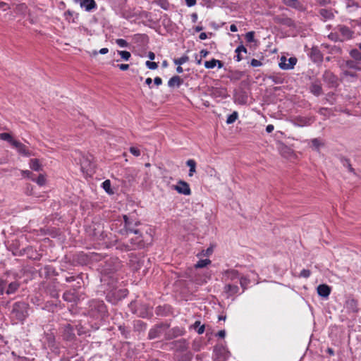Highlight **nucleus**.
<instances>
[{
	"label": "nucleus",
	"instance_id": "obj_1",
	"mask_svg": "<svg viewBox=\"0 0 361 361\" xmlns=\"http://www.w3.org/2000/svg\"><path fill=\"white\" fill-rule=\"evenodd\" d=\"M28 304L24 302H15L11 313V318L17 322H23L28 316Z\"/></svg>",
	"mask_w": 361,
	"mask_h": 361
},
{
	"label": "nucleus",
	"instance_id": "obj_2",
	"mask_svg": "<svg viewBox=\"0 0 361 361\" xmlns=\"http://www.w3.org/2000/svg\"><path fill=\"white\" fill-rule=\"evenodd\" d=\"M167 328L168 326L166 324H160L156 325L149 330L148 338L149 339L159 338Z\"/></svg>",
	"mask_w": 361,
	"mask_h": 361
},
{
	"label": "nucleus",
	"instance_id": "obj_3",
	"mask_svg": "<svg viewBox=\"0 0 361 361\" xmlns=\"http://www.w3.org/2000/svg\"><path fill=\"white\" fill-rule=\"evenodd\" d=\"M297 63V59L290 57L289 59L282 56L279 63V67L283 70L293 69Z\"/></svg>",
	"mask_w": 361,
	"mask_h": 361
},
{
	"label": "nucleus",
	"instance_id": "obj_4",
	"mask_svg": "<svg viewBox=\"0 0 361 361\" xmlns=\"http://www.w3.org/2000/svg\"><path fill=\"white\" fill-rule=\"evenodd\" d=\"M336 30L340 32L341 42L350 39L353 37V32L345 25H338Z\"/></svg>",
	"mask_w": 361,
	"mask_h": 361
},
{
	"label": "nucleus",
	"instance_id": "obj_5",
	"mask_svg": "<svg viewBox=\"0 0 361 361\" xmlns=\"http://www.w3.org/2000/svg\"><path fill=\"white\" fill-rule=\"evenodd\" d=\"M172 188L180 194L185 195H190L191 194V190L189 184L183 180H179L178 182V185H173Z\"/></svg>",
	"mask_w": 361,
	"mask_h": 361
},
{
	"label": "nucleus",
	"instance_id": "obj_6",
	"mask_svg": "<svg viewBox=\"0 0 361 361\" xmlns=\"http://www.w3.org/2000/svg\"><path fill=\"white\" fill-rule=\"evenodd\" d=\"M124 219V228L120 231L121 234H127L128 233H133L135 234H139L140 231L137 229L133 228V222L129 219V218L126 216H123Z\"/></svg>",
	"mask_w": 361,
	"mask_h": 361
},
{
	"label": "nucleus",
	"instance_id": "obj_7",
	"mask_svg": "<svg viewBox=\"0 0 361 361\" xmlns=\"http://www.w3.org/2000/svg\"><path fill=\"white\" fill-rule=\"evenodd\" d=\"M13 147L16 148L18 152L24 157H30L32 155L31 151L22 142L18 140L13 142Z\"/></svg>",
	"mask_w": 361,
	"mask_h": 361
},
{
	"label": "nucleus",
	"instance_id": "obj_8",
	"mask_svg": "<svg viewBox=\"0 0 361 361\" xmlns=\"http://www.w3.org/2000/svg\"><path fill=\"white\" fill-rule=\"evenodd\" d=\"M317 291L319 296L327 298L331 293V288L326 284H321L317 286Z\"/></svg>",
	"mask_w": 361,
	"mask_h": 361
},
{
	"label": "nucleus",
	"instance_id": "obj_9",
	"mask_svg": "<svg viewBox=\"0 0 361 361\" xmlns=\"http://www.w3.org/2000/svg\"><path fill=\"white\" fill-rule=\"evenodd\" d=\"M343 69H350L353 71H360L361 68L358 66L357 61L347 60L342 64Z\"/></svg>",
	"mask_w": 361,
	"mask_h": 361
},
{
	"label": "nucleus",
	"instance_id": "obj_10",
	"mask_svg": "<svg viewBox=\"0 0 361 361\" xmlns=\"http://www.w3.org/2000/svg\"><path fill=\"white\" fill-rule=\"evenodd\" d=\"M216 65L218 66L219 68H221L224 66L221 61L215 59L204 62V67L208 69L214 68Z\"/></svg>",
	"mask_w": 361,
	"mask_h": 361
},
{
	"label": "nucleus",
	"instance_id": "obj_11",
	"mask_svg": "<svg viewBox=\"0 0 361 361\" xmlns=\"http://www.w3.org/2000/svg\"><path fill=\"white\" fill-rule=\"evenodd\" d=\"M20 284L18 281H13L9 283H7V287L6 290V293L7 295L13 294L18 289Z\"/></svg>",
	"mask_w": 361,
	"mask_h": 361
},
{
	"label": "nucleus",
	"instance_id": "obj_12",
	"mask_svg": "<svg viewBox=\"0 0 361 361\" xmlns=\"http://www.w3.org/2000/svg\"><path fill=\"white\" fill-rule=\"evenodd\" d=\"M80 4L82 8H85L87 11H91L96 6V4L94 0H81Z\"/></svg>",
	"mask_w": 361,
	"mask_h": 361
},
{
	"label": "nucleus",
	"instance_id": "obj_13",
	"mask_svg": "<svg viewBox=\"0 0 361 361\" xmlns=\"http://www.w3.org/2000/svg\"><path fill=\"white\" fill-rule=\"evenodd\" d=\"M183 83V80L178 75L173 76L168 82L170 87H179Z\"/></svg>",
	"mask_w": 361,
	"mask_h": 361
},
{
	"label": "nucleus",
	"instance_id": "obj_14",
	"mask_svg": "<svg viewBox=\"0 0 361 361\" xmlns=\"http://www.w3.org/2000/svg\"><path fill=\"white\" fill-rule=\"evenodd\" d=\"M224 290L229 295H233L238 292L239 288L237 285L227 284L224 287Z\"/></svg>",
	"mask_w": 361,
	"mask_h": 361
},
{
	"label": "nucleus",
	"instance_id": "obj_15",
	"mask_svg": "<svg viewBox=\"0 0 361 361\" xmlns=\"http://www.w3.org/2000/svg\"><path fill=\"white\" fill-rule=\"evenodd\" d=\"M319 14L324 20L332 19L334 17V14L331 10L322 8L319 11Z\"/></svg>",
	"mask_w": 361,
	"mask_h": 361
},
{
	"label": "nucleus",
	"instance_id": "obj_16",
	"mask_svg": "<svg viewBox=\"0 0 361 361\" xmlns=\"http://www.w3.org/2000/svg\"><path fill=\"white\" fill-rule=\"evenodd\" d=\"M350 56L357 62L361 61V51L353 49L350 51Z\"/></svg>",
	"mask_w": 361,
	"mask_h": 361
},
{
	"label": "nucleus",
	"instance_id": "obj_17",
	"mask_svg": "<svg viewBox=\"0 0 361 361\" xmlns=\"http://www.w3.org/2000/svg\"><path fill=\"white\" fill-rule=\"evenodd\" d=\"M30 167L35 171H39L42 170V166L39 164V160L37 159H30Z\"/></svg>",
	"mask_w": 361,
	"mask_h": 361
},
{
	"label": "nucleus",
	"instance_id": "obj_18",
	"mask_svg": "<svg viewBox=\"0 0 361 361\" xmlns=\"http://www.w3.org/2000/svg\"><path fill=\"white\" fill-rule=\"evenodd\" d=\"M186 164L189 166V176H192L196 171V162L193 159H189L187 161Z\"/></svg>",
	"mask_w": 361,
	"mask_h": 361
},
{
	"label": "nucleus",
	"instance_id": "obj_19",
	"mask_svg": "<svg viewBox=\"0 0 361 361\" xmlns=\"http://www.w3.org/2000/svg\"><path fill=\"white\" fill-rule=\"evenodd\" d=\"M225 276L228 280H235L238 278V272L235 270H229L225 272Z\"/></svg>",
	"mask_w": 361,
	"mask_h": 361
},
{
	"label": "nucleus",
	"instance_id": "obj_20",
	"mask_svg": "<svg viewBox=\"0 0 361 361\" xmlns=\"http://www.w3.org/2000/svg\"><path fill=\"white\" fill-rule=\"evenodd\" d=\"M311 92L316 96H319L322 94V87L318 83H313L310 87Z\"/></svg>",
	"mask_w": 361,
	"mask_h": 361
},
{
	"label": "nucleus",
	"instance_id": "obj_21",
	"mask_svg": "<svg viewBox=\"0 0 361 361\" xmlns=\"http://www.w3.org/2000/svg\"><path fill=\"white\" fill-rule=\"evenodd\" d=\"M0 139L3 140H5V141H7L12 146L13 145V142H15L16 140H14L9 133H0Z\"/></svg>",
	"mask_w": 361,
	"mask_h": 361
},
{
	"label": "nucleus",
	"instance_id": "obj_22",
	"mask_svg": "<svg viewBox=\"0 0 361 361\" xmlns=\"http://www.w3.org/2000/svg\"><path fill=\"white\" fill-rule=\"evenodd\" d=\"M210 263H211V260H209L208 259H200L195 265V267L197 268V269L198 268H203V267H205L206 266H207L208 264H209Z\"/></svg>",
	"mask_w": 361,
	"mask_h": 361
},
{
	"label": "nucleus",
	"instance_id": "obj_23",
	"mask_svg": "<svg viewBox=\"0 0 361 361\" xmlns=\"http://www.w3.org/2000/svg\"><path fill=\"white\" fill-rule=\"evenodd\" d=\"M238 114L237 111L233 112L231 114H230L226 120L227 124H231L233 123L238 118Z\"/></svg>",
	"mask_w": 361,
	"mask_h": 361
},
{
	"label": "nucleus",
	"instance_id": "obj_24",
	"mask_svg": "<svg viewBox=\"0 0 361 361\" xmlns=\"http://www.w3.org/2000/svg\"><path fill=\"white\" fill-rule=\"evenodd\" d=\"M154 1L164 10H167L169 7V3L167 0H154Z\"/></svg>",
	"mask_w": 361,
	"mask_h": 361
},
{
	"label": "nucleus",
	"instance_id": "obj_25",
	"mask_svg": "<svg viewBox=\"0 0 361 361\" xmlns=\"http://www.w3.org/2000/svg\"><path fill=\"white\" fill-rule=\"evenodd\" d=\"M284 3L286 5L295 8H298L300 6L298 0H284Z\"/></svg>",
	"mask_w": 361,
	"mask_h": 361
},
{
	"label": "nucleus",
	"instance_id": "obj_26",
	"mask_svg": "<svg viewBox=\"0 0 361 361\" xmlns=\"http://www.w3.org/2000/svg\"><path fill=\"white\" fill-rule=\"evenodd\" d=\"M311 142L312 147L317 150H319V147L323 145L322 140L319 138L312 139Z\"/></svg>",
	"mask_w": 361,
	"mask_h": 361
},
{
	"label": "nucleus",
	"instance_id": "obj_27",
	"mask_svg": "<svg viewBox=\"0 0 361 361\" xmlns=\"http://www.w3.org/2000/svg\"><path fill=\"white\" fill-rule=\"evenodd\" d=\"M189 60V57L186 55H184L178 59H175L173 62L176 65L181 66L182 64L186 63Z\"/></svg>",
	"mask_w": 361,
	"mask_h": 361
},
{
	"label": "nucleus",
	"instance_id": "obj_28",
	"mask_svg": "<svg viewBox=\"0 0 361 361\" xmlns=\"http://www.w3.org/2000/svg\"><path fill=\"white\" fill-rule=\"evenodd\" d=\"M142 240L140 237H137L136 238V240H131L130 245H128L127 247L128 250H133L135 248L136 246L139 245V244L141 243Z\"/></svg>",
	"mask_w": 361,
	"mask_h": 361
},
{
	"label": "nucleus",
	"instance_id": "obj_29",
	"mask_svg": "<svg viewBox=\"0 0 361 361\" xmlns=\"http://www.w3.org/2000/svg\"><path fill=\"white\" fill-rule=\"evenodd\" d=\"M102 187L104 190L109 194H112L113 192L111 190V181L109 180H106L102 183Z\"/></svg>",
	"mask_w": 361,
	"mask_h": 361
},
{
	"label": "nucleus",
	"instance_id": "obj_30",
	"mask_svg": "<svg viewBox=\"0 0 361 361\" xmlns=\"http://www.w3.org/2000/svg\"><path fill=\"white\" fill-rule=\"evenodd\" d=\"M7 287V281L0 278V294L3 295L6 293Z\"/></svg>",
	"mask_w": 361,
	"mask_h": 361
},
{
	"label": "nucleus",
	"instance_id": "obj_31",
	"mask_svg": "<svg viewBox=\"0 0 361 361\" xmlns=\"http://www.w3.org/2000/svg\"><path fill=\"white\" fill-rule=\"evenodd\" d=\"M118 54L125 61H128L129 59L131 56L130 53L129 51H118Z\"/></svg>",
	"mask_w": 361,
	"mask_h": 361
},
{
	"label": "nucleus",
	"instance_id": "obj_32",
	"mask_svg": "<svg viewBox=\"0 0 361 361\" xmlns=\"http://www.w3.org/2000/svg\"><path fill=\"white\" fill-rule=\"evenodd\" d=\"M341 162H342L343 166L344 167L347 168L349 170V171L353 172L354 170H353V169L351 166V164L350 163L349 159H343L341 160Z\"/></svg>",
	"mask_w": 361,
	"mask_h": 361
},
{
	"label": "nucleus",
	"instance_id": "obj_33",
	"mask_svg": "<svg viewBox=\"0 0 361 361\" xmlns=\"http://www.w3.org/2000/svg\"><path fill=\"white\" fill-rule=\"evenodd\" d=\"M94 306L98 307V310L100 312H104L106 310V307L102 302H94Z\"/></svg>",
	"mask_w": 361,
	"mask_h": 361
},
{
	"label": "nucleus",
	"instance_id": "obj_34",
	"mask_svg": "<svg viewBox=\"0 0 361 361\" xmlns=\"http://www.w3.org/2000/svg\"><path fill=\"white\" fill-rule=\"evenodd\" d=\"M36 183L40 185V186H42L45 184L46 183V178H45V176L42 174H40L38 178L35 180Z\"/></svg>",
	"mask_w": 361,
	"mask_h": 361
},
{
	"label": "nucleus",
	"instance_id": "obj_35",
	"mask_svg": "<svg viewBox=\"0 0 361 361\" xmlns=\"http://www.w3.org/2000/svg\"><path fill=\"white\" fill-rule=\"evenodd\" d=\"M255 32L251 31V32H248L246 33L245 35V39L248 42H254V39H255Z\"/></svg>",
	"mask_w": 361,
	"mask_h": 361
},
{
	"label": "nucleus",
	"instance_id": "obj_36",
	"mask_svg": "<svg viewBox=\"0 0 361 361\" xmlns=\"http://www.w3.org/2000/svg\"><path fill=\"white\" fill-rule=\"evenodd\" d=\"M145 65L149 69L151 70H155L158 67V65L156 62H152L149 61H146Z\"/></svg>",
	"mask_w": 361,
	"mask_h": 361
},
{
	"label": "nucleus",
	"instance_id": "obj_37",
	"mask_svg": "<svg viewBox=\"0 0 361 361\" xmlns=\"http://www.w3.org/2000/svg\"><path fill=\"white\" fill-rule=\"evenodd\" d=\"M116 43L120 47H127L128 46V43L126 40L123 39H117L116 40Z\"/></svg>",
	"mask_w": 361,
	"mask_h": 361
},
{
	"label": "nucleus",
	"instance_id": "obj_38",
	"mask_svg": "<svg viewBox=\"0 0 361 361\" xmlns=\"http://www.w3.org/2000/svg\"><path fill=\"white\" fill-rule=\"evenodd\" d=\"M353 71V70L343 69V73H344V75H345L347 76L355 78L357 76V74H356L355 71Z\"/></svg>",
	"mask_w": 361,
	"mask_h": 361
},
{
	"label": "nucleus",
	"instance_id": "obj_39",
	"mask_svg": "<svg viewBox=\"0 0 361 361\" xmlns=\"http://www.w3.org/2000/svg\"><path fill=\"white\" fill-rule=\"evenodd\" d=\"M328 37L329 39H331L333 41H335V42L340 41L341 42V38H340L339 35L337 34V32H331L329 35Z\"/></svg>",
	"mask_w": 361,
	"mask_h": 361
},
{
	"label": "nucleus",
	"instance_id": "obj_40",
	"mask_svg": "<svg viewBox=\"0 0 361 361\" xmlns=\"http://www.w3.org/2000/svg\"><path fill=\"white\" fill-rule=\"evenodd\" d=\"M310 271L309 269H302L300 274V277L308 278L310 276Z\"/></svg>",
	"mask_w": 361,
	"mask_h": 361
},
{
	"label": "nucleus",
	"instance_id": "obj_41",
	"mask_svg": "<svg viewBox=\"0 0 361 361\" xmlns=\"http://www.w3.org/2000/svg\"><path fill=\"white\" fill-rule=\"evenodd\" d=\"M130 152L132 154H133L135 157H138L140 155V149L135 147H131L130 148Z\"/></svg>",
	"mask_w": 361,
	"mask_h": 361
},
{
	"label": "nucleus",
	"instance_id": "obj_42",
	"mask_svg": "<svg viewBox=\"0 0 361 361\" xmlns=\"http://www.w3.org/2000/svg\"><path fill=\"white\" fill-rule=\"evenodd\" d=\"M236 54H241L242 52L247 53V49L243 45L238 46L235 49Z\"/></svg>",
	"mask_w": 361,
	"mask_h": 361
},
{
	"label": "nucleus",
	"instance_id": "obj_43",
	"mask_svg": "<svg viewBox=\"0 0 361 361\" xmlns=\"http://www.w3.org/2000/svg\"><path fill=\"white\" fill-rule=\"evenodd\" d=\"M250 64L253 67H258V66H262V63L259 61H258L257 59H252V61L250 62Z\"/></svg>",
	"mask_w": 361,
	"mask_h": 361
},
{
	"label": "nucleus",
	"instance_id": "obj_44",
	"mask_svg": "<svg viewBox=\"0 0 361 361\" xmlns=\"http://www.w3.org/2000/svg\"><path fill=\"white\" fill-rule=\"evenodd\" d=\"M240 286L243 288V290L245 289L246 286L248 283V280L246 278H241L240 280Z\"/></svg>",
	"mask_w": 361,
	"mask_h": 361
},
{
	"label": "nucleus",
	"instance_id": "obj_45",
	"mask_svg": "<svg viewBox=\"0 0 361 361\" xmlns=\"http://www.w3.org/2000/svg\"><path fill=\"white\" fill-rule=\"evenodd\" d=\"M67 331V335L66 336V339H72V337L73 336V334L72 332H71L72 331L71 328V327H67V329L66 330Z\"/></svg>",
	"mask_w": 361,
	"mask_h": 361
},
{
	"label": "nucleus",
	"instance_id": "obj_46",
	"mask_svg": "<svg viewBox=\"0 0 361 361\" xmlns=\"http://www.w3.org/2000/svg\"><path fill=\"white\" fill-rule=\"evenodd\" d=\"M21 173L23 176L28 177V178H30L31 176L32 175V173L28 170H23L21 171Z\"/></svg>",
	"mask_w": 361,
	"mask_h": 361
},
{
	"label": "nucleus",
	"instance_id": "obj_47",
	"mask_svg": "<svg viewBox=\"0 0 361 361\" xmlns=\"http://www.w3.org/2000/svg\"><path fill=\"white\" fill-rule=\"evenodd\" d=\"M185 4L188 6L191 7L196 4V0H185Z\"/></svg>",
	"mask_w": 361,
	"mask_h": 361
},
{
	"label": "nucleus",
	"instance_id": "obj_48",
	"mask_svg": "<svg viewBox=\"0 0 361 361\" xmlns=\"http://www.w3.org/2000/svg\"><path fill=\"white\" fill-rule=\"evenodd\" d=\"M209 54V51L205 49H202L200 52V58H205Z\"/></svg>",
	"mask_w": 361,
	"mask_h": 361
},
{
	"label": "nucleus",
	"instance_id": "obj_49",
	"mask_svg": "<svg viewBox=\"0 0 361 361\" xmlns=\"http://www.w3.org/2000/svg\"><path fill=\"white\" fill-rule=\"evenodd\" d=\"M118 66L121 71H126L129 68L128 64L122 63V64L118 65Z\"/></svg>",
	"mask_w": 361,
	"mask_h": 361
},
{
	"label": "nucleus",
	"instance_id": "obj_50",
	"mask_svg": "<svg viewBox=\"0 0 361 361\" xmlns=\"http://www.w3.org/2000/svg\"><path fill=\"white\" fill-rule=\"evenodd\" d=\"M154 82L155 85H160L161 83H162V80L161 78L159 77H156L154 79Z\"/></svg>",
	"mask_w": 361,
	"mask_h": 361
},
{
	"label": "nucleus",
	"instance_id": "obj_51",
	"mask_svg": "<svg viewBox=\"0 0 361 361\" xmlns=\"http://www.w3.org/2000/svg\"><path fill=\"white\" fill-rule=\"evenodd\" d=\"M274 130V126L273 125H268L266 128V131L267 133H271Z\"/></svg>",
	"mask_w": 361,
	"mask_h": 361
},
{
	"label": "nucleus",
	"instance_id": "obj_52",
	"mask_svg": "<svg viewBox=\"0 0 361 361\" xmlns=\"http://www.w3.org/2000/svg\"><path fill=\"white\" fill-rule=\"evenodd\" d=\"M218 336L220 338H224L226 336V331L224 330H221L218 332Z\"/></svg>",
	"mask_w": 361,
	"mask_h": 361
},
{
	"label": "nucleus",
	"instance_id": "obj_53",
	"mask_svg": "<svg viewBox=\"0 0 361 361\" xmlns=\"http://www.w3.org/2000/svg\"><path fill=\"white\" fill-rule=\"evenodd\" d=\"M219 93V94L224 95L225 94V90H215L213 92V94Z\"/></svg>",
	"mask_w": 361,
	"mask_h": 361
},
{
	"label": "nucleus",
	"instance_id": "obj_54",
	"mask_svg": "<svg viewBox=\"0 0 361 361\" xmlns=\"http://www.w3.org/2000/svg\"><path fill=\"white\" fill-rule=\"evenodd\" d=\"M109 52V49L107 48H102L99 51V53L101 54H106Z\"/></svg>",
	"mask_w": 361,
	"mask_h": 361
},
{
	"label": "nucleus",
	"instance_id": "obj_55",
	"mask_svg": "<svg viewBox=\"0 0 361 361\" xmlns=\"http://www.w3.org/2000/svg\"><path fill=\"white\" fill-rule=\"evenodd\" d=\"M199 38L202 40H204L207 38V35L205 32H202V33H200Z\"/></svg>",
	"mask_w": 361,
	"mask_h": 361
},
{
	"label": "nucleus",
	"instance_id": "obj_56",
	"mask_svg": "<svg viewBox=\"0 0 361 361\" xmlns=\"http://www.w3.org/2000/svg\"><path fill=\"white\" fill-rule=\"evenodd\" d=\"M148 58L150 59V60H154L155 59V54L154 52L152 51H149L148 53Z\"/></svg>",
	"mask_w": 361,
	"mask_h": 361
},
{
	"label": "nucleus",
	"instance_id": "obj_57",
	"mask_svg": "<svg viewBox=\"0 0 361 361\" xmlns=\"http://www.w3.org/2000/svg\"><path fill=\"white\" fill-rule=\"evenodd\" d=\"M230 30L233 32H237V30H238L237 26L234 24L231 25Z\"/></svg>",
	"mask_w": 361,
	"mask_h": 361
},
{
	"label": "nucleus",
	"instance_id": "obj_58",
	"mask_svg": "<svg viewBox=\"0 0 361 361\" xmlns=\"http://www.w3.org/2000/svg\"><path fill=\"white\" fill-rule=\"evenodd\" d=\"M204 325H202V326H201L198 329V330H197V333H198L199 334H203V333H204Z\"/></svg>",
	"mask_w": 361,
	"mask_h": 361
},
{
	"label": "nucleus",
	"instance_id": "obj_59",
	"mask_svg": "<svg viewBox=\"0 0 361 361\" xmlns=\"http://www.w3.org/2000/svg\"><path fill=\"white\" fill-rule=\"evenodd\" d=\"M242 59H243V57L241 56V54H237V55L235 56V60L237 61H240Z\"/></svg>",
	"mask_w": 361,
	"mask_h": 361
},
{
	"label": "nucleus",
	"instance_id": "obj_60",
	"mask_svg": "<svg viewBox=\"0 0 361 361\" xmlns=\"http://www.w3.org/2000/svg\"><path fill=\"white\" fill-rule=\"evenodd\" d=\"M176 71L178 73H183V68L180 66L178 65V67L176 68Z\"/></svg>",
	"mask_w": 361,
	"mask_h": 361
},
{
	"label": "nucleus",
	"instance_id": "obj_61",
	"mask_svg": "<svg viewBox=\"0 0 361 361\" xmlns=\"http://www.w3.org/2000/svg\"><path fill=\"white\" fill-rule=\"evenodd\" d=\"M212 251H213L212 248V247H209V248H208V249L206 250V254H205V255H211V254L212 253Z\"/></svg>",
	"mask_w": 361,
	"mask_h": 361
},
{
	"label": "nucleus",
	"instance_id": "obj_62",
	"mask_svg": "<svg viewBox=\"0 0 361 361\" xmlns=\"http://www.w3.org/2000/svg\"><path fill=\"white\" fill-rule=\"evenodd\" d=\"M152 82V80L150 78H147L145 80V83L148 85H150Z\"/></svg>",
	"mask_w": 361,
	"mask_h": 361
},
{
	"label": "nucleus",
	"instance_id": "obj_63",
	"mask_svg": "<svg viewBox=\"0 0 361 361\" xmlns=\"http://www.w3.org/2000/svg\"><path fill=\"white\" fill-rule=\"evenodd\" d=\"M202 29H203V27L202 26H197V27H195V30L196 32H200V31L202 30Z\"/></svg>",
	"mask_w": 361,
	"mask_h": 361
},
{
	"label": "nucleus",
	"instance_id": "obj_64",
	"mask_svg": "<svg viewBox=\"0 0 361 361\" xmlns=\"http://www.w3.org/2000/svg\"><path fill=\"white\" fill-rule=\"evenodd\" d=\"M66 280L67 282H71L74 280V278L73 276L67 277Z\"/></svg>",
	"mask_w": 361,
	"mask_h": 361
}]
</instances>
